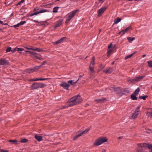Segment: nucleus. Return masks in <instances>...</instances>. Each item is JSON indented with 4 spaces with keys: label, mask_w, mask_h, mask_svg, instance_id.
Wrapping results in <instances>:
<instances>
[{
    "label": "nucleus",
    "mask_w": 152,
    "mask_h": 152,
    "mask_svg": "<svg viewBox=\"0 0 152 152\" xmlns=\"http://www.w3.org/2000/svg\"><path fill=\"white\" fill-rule=\"evenodd\" d=\"M82 101L81 97L77 95L71 98L68 102V103L70 106H72L79 104Z\"/></svg>",
    "instance_id": "f257e3e1"
},
{
    "label": "nucleus",
    "mask_w": 152,
    "mask_h": 152,
    "mask_svg": "<svg viewBox=\"0 0 152 152\" xmlns=\"http://www.w3.org/2000/svg\"><path fill=\"white\" fill-rule=\"evenodd\" d=\"M107 139L105 137L99 138L95 141L93 145L95 146H98L104 142H107Z\"/></svg>",
    "instance_id": "f03ea898"
},
{
    "label": "nucleus",
    "mask_w": 152,
    "mask_h": 152,
    "mask_svg": "<svg viewBox=\"0 0 152 152\" xmlns=\"http://www.w3.org/2000/svg\"><path fill=\"white\" fill-rule=\"evenodd\" d=\"M78 11V10H73L69 13L66 17L65 23L67 24L71 20V19L75 16L77 12Z\"/></svg>",
    "instance_id": "7ed1b4c3"
},
{
    "label": "nucleus",
    "mask_w": 152,
    "mask_h": 152,
    "mask_svg": "<svg viewBox=\"0 0 152 152\" xmlns=\"http://www.w3.org/2000/svg\"><path fill=\"white\" fill-rule=\"evenodd\" d=\"M46 86V85L45 83H35L31 86V88L34 90L39 88H43Z\"/></svg>",
    "instance_id": "20e7f679"
},
{
    "label": "nucleus",
    "mask_w": 152,
    "mask_h": 152,
    "mask_svg": "<svg viewBox=\"0 0 152 152\" xmlns=\"http://www.w3.org/2000/svg\"><path fill=\"white\" fill-rule=\"evenodd\" d=\"M140 113V107H137L135 110L134 112L133 113L132 116V118L134 119L136 118L138 115Z\"/></svg>",
    "instance_id": "39448f33"
},
{
    "label": "nucleus",
    "mask_w": 152,
    "mask_h": 152,
    "mask_svg": "<svg viewBox=\"0 0 152 152\" xmlns=\"http://www.w3.org/2000/svg\"><path fill=\"white\" fill-rule=\"evenodd\" d=\"M49 11L47 9H41L39 11H37L32 13L30 14V16L32 17L33 16L37 15L39 13H41L44 12H48Z\"/></svg>",
    "instance_id": "423d86ee"
},
{
    "label": "nucleus",
    "mask_w": 152,
    "mask_h": 152,
    "mask_svg": "<svg viewBox=\"0 0 152 152\" xmlns=\"http://www.w3.org/2000/svg\"><path fill=\"white\" fill-rule=\"evenodd\" d=\"M107 8V7L105 6L98 10H97V13H98V17L101 16L104 13Z\"/></svg>",
    "instance_id": "0eeeda50"
},
{
    "label": "nucleus",
    "mask_w": 152,
    "mask_h": 152,
    "mask_svg": "<svg viewBox=\"0 0 152 152\" xmlns=\"http://www.w3.org/2000/svg\"><path fill=\"white\" fill-rule=\"evenodd\" d=\"M61 86L64 89L68 90L70 87V85L67 84L65 82H63L60 84Z\"/></svg>",
    "instance_id": "6e6552de"
},
{
    "label": "nucleus",
    "mask_w": 152,
    "mask_h": 152,
    "mask_svg": "<svg viewBox=\"0 0 152 152\" xmlns=\"http://www.w3.org/2000/svg\"><path fill=\"white\" fill-rule=\"evenodd\" d=\"M139 147L142 148V147H147L149 149H152V144H148L145 143H142V144L139 145ZM142 148H141V149Z\"/></svg>",
    "instance_id": "1a4fd4ad"
},
{
    "label": "nucleus",
    "mask_w": 152,
    "mask_h": 152,
    "mask_svg": "<svg viewBox=\"0 0 152 152\" xmlns=\"http://www.w3.org/2000/svg\"><path fill=\"white\" fill-rule=\"evenodd\" d=\"M9 63L8 60L4 58H1L0 59V65H7Z\"/></svg>",
    "instance_id": "9d476101"
},
{
    "label": "nucleus",
    "mask_w": 152,
    "mask_h": 152,
    "mask_svg": "<svg viewBox=\"0 0 152 152\" xmlns=\"http://www.w3.org/2000/svg\"><path fill=\"white\" fill-rule=\"evenodd\" d=\"M89 130V129H86L84 131H81L78 132L77 133V134L79 137L81 136L83 134L87 133Z\"/></svg>",
    "instance_id": "9b49d317"
},
{
    "label": "nucleus",
    "mask_w": 152,
    "mask_h": 152,
    "mask_svg": "<svg viewBox=\"0 0 152 152\" xmlns=\"http://www.w3.org/2000/svg\"><path fill=\"white\" fill-rule=\"evenodd\" d=\"M144 77V76H141L137 77H136L134 78L131 79L130 80V81L132 82H137L139 81L140 80L143 78Z\"/></svg>",
    "instance_id": "f8f14e48"
},
{
    "label": "nucleus",
    "mask_w": 152,
    "mask_h": 152,
    "mask_svg": "<svg viewBox=\"0 0 152 152\" xmlns=\"http://www.w3.org/2000/svg\"><path fill=\"white\" fill-rule=\"evenodd\" d=\"M50 79L49 78H36L34 79H32L29 80V81H37L39 80H48Z\"/></svg>",
    "instance_id": "ddd939ff"
},
{
    "label": "nucleus",
    "mask_w": 152,
    "mask_h": 152,
    "mask_svg": "<svg viewBox=\"0 0 152 152\" xmlns=\"http://www.w3.org/2000/svg\"><path fill=\"white\" fill-rule=\"evenodd\" d=\"M36 71L34 68H29L25 69L24 72L26 73H31Z\"/></svg>",
    "instance_id": "4468645a"
},
{
    "label": "nucleus",
    "mask_w": 152,
    "mask_h": 152,
    "mask_svg": "<svg viewBox=\"0 0 152 152\" xmlns=\"http://www.w3.org/2000/svg\"><path fill=\"white\" fill-rule=\"evenodd\" d=\"M63 21V19H61L57 22L56 24L55 25L54 27L56 28L57 27H59L62 24Z\"/></svg>",
    "instance_id": "2eb2a0df"
},
{
    "label": "nucleus",
    "mask_w": 152,
    "mask_h": 152,
    "mask_svg": "<svg viewBox=\"0 0 152 152\" xmlns=\"http://www.w3.org/2000/svg\"><path fill=\"white\" fill-rule=\"evenodd\" d=\"M113 68L111 67H109L107 68L105 70H103V72L105 73H111L113 71Z\"/></svg>",
    "instance_id": "dca6fc26"
},
{
    "label": "nucleus",
    "mask_w": 152,
    "mask_h": 152,
    "mask_svg": "<svg viewBox=\"0 0 152 152\" xmlns=\"http://www.w3.org/2000/svg\"><path fill=\"white\" fill-rule=\"evenodd\" d=\"M114 91L116 93V94H118L119 96H121L122 95L120 94V88L119 87H117V88H114Z\"/></svg>",
    "instance_id": "f3484780"
},
{
    "label": "nucleus",
    "mask_w": 152,
    "mask_h": 152,
    "mask_svg": "<svg viewBox=\"0 0 152 152\" xmlns=\"http://www.w3.org/2000/svg\"><path fill=\"white\" fill-rule=\"evenodd\" d=\"M65 38H66L65 37H62L60 39L55 42L54 43V44L56 45H57L58 44L62 43L63 42L64 39Z\"/></svg>",
    "instance_id": "a211bd4d"
},
{
    "label": "nucleus",
    "mask_w": 152,
    "mask_h": 152,
    "mask_svg": "<svg viewBox=\"0 0 152 152\" xmlns=\"http://www.w3.org/2000/svg\"><path fill=\"white\" fill-rule=\"evenodd\" d=\"M35 138L38 141L40 142L42 140V137L41 136H38L37 135L35 136Z\"/></svg>",
    "instance_id": "6ab92c4d"
},
{
    "label": "nucleus",
    "mask_w": 152,
    "mask_h": 152,
    "mask_svg": "<svg viewBox=\"0 0 152 152\" xmlns=\"http://www.w3.org/2000/svg\"><path fill=\"white\" fill-rule=\"evenodd\" d=\"M34 56L37 59L39 60H42L43 59L41 55L38 53H35Z\"/></svg>",
    "instance_id": "aec40b11"
},
{
    "label": "nucleus",
    "mask_w": 152,
    "mask_h": 152,
    "mask_svg": "<svg viewBox=\"0 0 152 152\" xmlns=\"http://www.w3.org/2000/svg\"><path fill=\"white\" fill-rule=\"evenodd\" d=\"M95 58L94 57H93L92 58V60L91 61L89 66H93L95 64Z\"/></svg>",
    "instance_id": "412c9836"
},
{
    "label": "nucleus",
    "mask_w": 152,
    "mask_h": 152,
    "mask_svg": "<svg viewBox=\"0 0 152 152\" xmlns=\"http://www.w3.org/2000/svg\"><path fill=\"white\" fill-rule=\"evenodd\" d=\"M106 99L105 98H102L101 99H95L94 100L95 101H96L98 102H103L104 100Z\"/></svg>",
    "instance_id": "4be33fe9"
},
{
    "label": "nucleus",
    "mask_w": 152,
    "mask_h": 152,
    "mask_svg": "<svg viewBox=\"0 0 152 152\" xmlns=\"http://www.w3.org/2000/svg\"><path fill=\"white\" fill-rule=\"evenodd\" d=\"M134 37H128L127 39L128 40L129 42L130 43H132V42L135 39Z\"/></svg>",
    "instance_id": "5701e85b"
},
{
    "label": "nucleus",
    "mask_w": 152,
    "mask_h": 152,
    "mask_svg": "<svg viewBox=\"0 0 152 152\" xmlns=\"http://www.w3.org/2000/svg\"><path fill=\"white\" fill-rule=\"evenodd\" d=\"M140 89L139 87L138 88L134 91L133 94L135 95H137L138 94V93L140 91Z\"/></svg>",
    "instance_id": "b1692460"
},
{
    "label": "nucleus",
    "mask_w": 152,
    "mask_h": 152,
    "mask_svg": "<svg viewBox=\"0 0 152 152\" xmlns=\"http://www.w3.org/2000/svg\"><path fill=\"white\" fill-rule=\"evenodd\" d=\"M90 72H89L90 75H91L95 71L93 67L91 66H89Z\"/></svg>",
    "instance_id": "393cba45"
},
{
    "label": "nucleus",
    "mask_w": 152,
    "mask_h": 152,
    "mask_svg": "<svg viewBox=\"0 0 152 152\" xmlns=\"http://www.w3.org/2000/svg\"><path fill=\"white\" fill-rule=\"evenodd\" d=\"M142 144V143H141V144H139L137 145L138 146H137V151L138 152L142 151V150L143 148L144 147H142V148H142L141 149V148L140 147H139V145H140V144Z\"/></svg>",
    "instance_id": "a878e982"
},
{
    "label": "nucleus",
    "mask_w": 152,
    "mask_h": 152,
    "mask_svg": "<svg viewBox=\"0 0 152 152\" xmlns=\"http://www.w3.org/2000/svg\"><path fill=\"white\" fill-rule=\"evenodd\" d=\"M59 8V7H54L53 10V13H56L58 12V10Z\"/></svg>",
    "instance_id": "bb28decb"
},
{
    "label": "nucleus",
    "mask_w": 152,
    "mask_h": 152,
    "mask_svg": "<svg viewBox=\"0 0 152 152\" xmlns=\"http://www.w3.org/2000/svg\"><path fill=\"white\" fill-rule=\"evenodd\" d=\"M148 97V96L147 95H144V96H139V98L140 99H142L143 100H145L146 98Z\"/></svg>",
    "instance_id": "cd10ccee"
},
{
    "label": "nucleus",
    "mask_w": 152,
    "mask_h": 152,
    "mask_svg": "<svg viewBox=\"0 0 152 152\" xmlns=\"http://www.w3.org/2000/svg\"><path fill=\"white\" fill-rule=\"evenodd\" d=\"M136 95H135L132 94L131 95V98L133 100H137V98L136 96Z\"/></svg>",
    "instance_id": "c85d7f7f"
},
{
    "label": "nucleus",
    "mask_w": 152,
    "mask_h": 152,
    "mask_svg": "<svg viewBox=\"0 0 152 152\" xmlns=\"http://www.w3.org/2000/svg\"><path fill=\"white\" fill-rule=\"evenodd\" d=\"M8 142H12L13 144H17L18 141L15 140H9Z\"/></svg>",
    "instance_id": "c756f323"
},
{
    "label": "nucleus",
    "mask_w": 152,
    "mask_h": 152,
    "mask_svg": "<svg viewBox=\"0 0 152 152\" xmlns=\"http://www.w3.org/2000/svg\"><path fill=\"white\" fill-rule=\"evenodd\" d=\"M121 20V18H118L114 20L115 23V24H117L119 22H120Z\"/></svg>",
    "instance_id": "7c9ffc66"
},
{
    "label": "nucleus",
    "mask_w": 152,
    "mask_h": 152,
    "mask_svg": "<svg viewBox=\"0 0 152 152\" xmlns=\"http://www.w3.org/2000/svg\"><path fill=\"white\" fill-rule=\"evenodd\" d=\"M126 33V32H125V30H123L119 31L118 33L119 34H120L121 35H122L124 34H125Z\"/></svg>",
    "instance_id": "2f4dec72"
},
{
    "label": "nucleus",
    "mask_w": 152,
    "mask_h": 152,
    "mask_svg": "<svg viewBox=\"0 0 152 152\" xmlns=\"http://www.w3.org/2000/svg\"><path fill=\"white\" fill-rule=\"evenodd\" d=\"M32 50L34 51H37L39 52H40L42 50L41 49L39 48H32Z\"/></svg>",
    "instance_id": "473e14b6"
},
{
    "label": "nucleus",
    "mask_w": 152,
    "mask_h": 152,
    "mask_svg": "<svg viewBox=\"0 0 152 152\" xmlns=\"http://www.w3.org/2000/svg\"><path fill=\"white\" fill-rule=\"evenodd\" d=\"M146 115L149 117L152 118V112H147Z\"/></svg>",
    "instance_id": "72a5a7b5"
},
{
    "label": "nucleus",
    "mask_w": 152,
    "mask_h": 152,
    "mask_svg": "<svg viewBox=\"0 0 152 152\" xmlns=\"http://www.w3.org/2000/svg\"><path fill=\"white\" fill-rule=\"evenodd\" d=\"M28 141V140L27 139H26V138H24V139H21V141L20 142H22V143H25V142H27Z\"/></svg>",
    "instance_id": "f704fd0d"
},
{
    "label": "nucleus",
    "mask_w": 152,
    "mask_h": 152,
    "mask_svg": "<svg viewBox=\"0 0 152 152\" xmlns=\"http://www.w3.org/2000/svg\"><path fill=\"white\" fill-rule=\"evenodd\" d=\"M132 29V28L131 26H129L126 28L125 30V32H127L129 30Z\"/></svg>",
    "instance_id": "c9c22d12"
},
{
    "label": "nucleus",
    "mask_w": 152,
    "mask_h": 152,
    "mask_svg": "<svg viewBox=\"0 0 152 152\" xmlns=\"http://www.w3.org/2000/svg\"><path fill=\"white\" fill-rule=\"evenodd\" d=\"M112 51L113 49L108 48L107 53L108 54V56H109L110 54V53L112 52Z\"/></svg>",
    "instance_id": "e433bc0d"
},
{
    "label": "nucleus",
    "mask_w": 152,
    "mask_h": 152,
    "mask_svg": "<svg viewBox=\"0 0 152 152\" xmlns=\"http://www.w3.org/2000/svg\"><path fill=\"white\" fill-rule=\"evenodd\" d=\"M148 63L149 67H152V61H148Z\"/></svg>",
    "instance_id": "4c0bfd02"
},
{
    "label": "nucleus",
    "mask_w": 152,
    "mask_h": 152,
    "mask_svg": "<svg viewBox=\"0 0 152 152\" xmlns=\"http://www.w3.org/2000/svg\"><path fill=\"white\" fill-rule=\"evenodd\" d=\"M133 54H134V53H132L129 55L128 56H125V59H126L129 58H131L132 56L133 55Z\"/></svg>",
    "instance_id": "58836bf2"
},
{
    "label": "nucleus",
    "mask_w": 152,
    "mask_h": 152,
    "mask_svg": "<svg viewBox=\"0 0 152 152\" xmlns=\"http://www.w3.org/2000/svg\"><path fill=\"white\" fill-rule=\"evenodd\" d=\"M67 104H66L65 105L62 106L61 108L63 109H64L68 107L69 106H69V104L68 103V102L67 103Z\"/></svg>",
    "instance_id": "ea45409f"
},
{
    "label": "nucleus",
    "mask_w": 152,
    "mask_h": 152,
    "mask_svg": "<svg viewBox=\"0 0 152 152\" xmlns=\"http://www.w3.org/2000/svg\"><path fill=\"white\" fill-rule=\"evenodd\" d=\"M42 67V66L40 65L39 66H35L34 68V69H35V70H36V69H38Z\"/></svg>",
    "instance_id": "a19ab883"
},
{
    "label": "nucleus",
    "mask_w": 152,
    "mask_h": 152,
    "mask_svg": "<svg viewBox=\"0 0 152 152\" xmlns=\"http://www.w3.org/2000/svg\"><path fill=\"white\" fill-rule=\"evenodd\" d=\"M16 48H17L16 50H17V51H23L24 50L22 48H17L16 47Z\"/></svg>",
    "instance_id": "79ce46f5"
},
{
    "label": "nucleus",
    "mask_w": 152,
    "mask_h": 152,
    "mask_svg": "<svg viewBox=\"0 0 152 152\" xmlns=\"http://www.w3.org/2000/svg\"><path fill=\"white\" fill-rule=\"evenodd\" d=\"M73 80H68L67 81V83H70L71 85H72L73 84H74V83H73Z\"/></svg>",
    "instance_id": "37998d69"
},
{
    "label": "nucleus",
    "mask_w": 152,
    "mask_h": 152,
    "mask_svg": "<svg viewBox=\"0 0 152 152\" xmlns=\"http://www.w3.org/2000/svg\"><path fill=\"white\" fill-rule=\"evenodd\" d=\"M12 48L11 47H9L7 48L6 49V52H8L10 51H11Z\"/></svg>",
    "instance_id": "c03bdc74"
},
{
    "label": "nucleus",
    "mask_w": 152,
    "mask_h": 152,
    "mask_svg": "<svg viewBox=\"0 0 152 152\" xmlns=\"http://www.w3.org/2000/svg\"><path fill=\"white\" fill-rule=\"evenodd\" d=\"M120 94L122 95H122H124L126 93V91H120Z\"/></svg>",
    "instance_id": "a18cd8bd"
},
{
    "label": "nucleus",
    "mask_w": 152,
    "mask_h": 152,
    "mask_svg": "<svg viewBox=\"0 0 152 152\" xmlns=\"http://www.w3.org/2000/svg\"><path fill=\"white\" fill-rule=\"evenodd\" d=\"M20 25L19 23H18L17 24L13 26H12V27H14L15 28H16L17 27H18L20 26Z\"/></svg>",
    "instance_id": "49530a36"
},
{
    "label": "nucleus",
    "mask_w": 152,
    "mask_h": 152,
    "mask_svg": "<svg viewBox=\"0 0 152 152\" xmlns=\"http://www.w3.org/2000/svg\"><path fill=\"white\" fill-rule=\"evenodd\" d=\"M26 23V22L25 21H21L20 23H19L20 25H22Z\"/></svg>",
    "instance_id": "de8ad7c7"
},
{
    "label": "nucleus",
    "mask_w": 152,
    "mask_h": 152,
    "mask_svg": "<svg viewBox=\"0 0 152 152\" xmlns=\"http://www.w3.org/2000/svg\"><path fill=\"white\" fill-rule=\"evenodd\" d=\"M83 75H80V76H79V77L78 79V80H77L76 81H75V82H74V84H75V83H77L78 81V80H79L80 78V77H83Z\"/></svg>",
    "instance_id": "09e8293b"
},
{
    "label": "nucleus",
    "mask_w": 152,
    "mask_h": 152,
    "mask_svg": "<svg viewBox=\"0 0 152 152\" xmlns=\"http://www.w3.org/2000/svg\"><path fill=\"white\" fill-rule=\"evenodd\" d=\"M78 137H79L76 134V135L74 136L73 138V139L74 140H75Z\"/></svg>",
    "instance_id": "8fccbe9b"
},
{
    "label": "nucleus",
    "mask_w": 152,
    "mask_h": 152,
    "mask_svg": "<svg viewBox=\"0 0 152 152\" xmlns=\"http://www.w3.org/2000/svg\"><path fill=\"white\" fill-rule=\"evenodd\" d=\"M29 53H30L31 55L34 56V55L35 53H34V52H31V51H30V52H29Z\"/></svg>",
    "instance_id": "3c124183"
},
{
    "label": "nucleus",
    "mask_w": 152,
    "mask_h": 152,
    "mask_svg": "<svg viewBox=\"0 0 152 152\" xmlns=\"http://www.w3.org/2000/svg\"><path fill=\"white\" fill-rule=\"evenodd\" d=\"M16 49H17V48H14V49H13V50H11V52L12 53H14V52H15L16 50Z\"/></svg>",
    "instance_id": "603ef678"
},
{
    "label": "nucleus",
    "mask_w": 152,
    "mask_h": 152,
    "mask_svg": "<svg viewBox=\"0 0 152 152\" xmlns=\"http://www.w3.org/2000/svg\"><path fill=\"white\" fill-rule=\"evenodd\" d=\"M33 21L34 22L38 23H42V21L39 22L38 20H33Z\"/></svg>",
    "instance_id": "864d4df0"
},
{
    "label": "nucleus",
    "mask_w": 152,
    "mask_h": 152,
    "mask_svg": "<svg viewBox=\"0 0 152 152\" xmlns=\"http://www.w3.org/2000/svg\"><path fill=\"white\" fill-rule=\"evenodd\" d=\"M0 24H1L3 25H7V23H4L2 21L0 20Z\"/></svg>",
    "instance_id": "5fc2aeb1"
},
{
    "label": "nucleus",
    "mask_w": 152,
    "mask_h": 152,
    "mask_svg": "<svg viewBox=\"0 0 152 152\" xmlns=\"http://www.w3.org/2000/svg\"><path fill=\"white\" fill-rule=\"evenodd\" d=\"M46 61H44L42 62V64L41 65L42 66L43 65H45V64L46 63Z\"/></svg>",
    "instance_id": "6e6d98bb"
},
{
    "label": "nucleus",
    "mask_w": 152,
    "mask_h": 152,
    "mask_svg": "<svg viewBox=\"0 0 152 152\" xmlns=\"http://www.w3.org/2000/svg\"><path fill=\"white\" fill-rule=\"evenodd\" d=\"M112 44H110L108 46V48H110L111 49V48L112 47Z\"/></svg>",
    "instance_id": "4d7b16f0"
},
{
    "label": "nucleus",
    "mask_w": 152,
    "mask_h": 152,
    "mask_svg": "<svg viewBox=\"0 0 152 152\" xmlns=\"http://www.w3.org/2000/svg\"><path fill=\"white\" fill-rule=\"evenodd\" d=\"M25 48L27 49L30 50H32V48H28L27 47H26Z\"/></svg>",
    "instance_id": "13d9d810"
},
{
    "label": "nucleus",
    "mask_w": 152,
    "mask_h": 152,
    "mask_svg": "<svg viewBox=\"0 0 152 152\" xmlns=\"http://www.w3.org/2000/svg\"><path fill=\"white\" fill-rule=\"evenodd\" d=\"M106 151V150L105 149H102V152H105Z\"/></svg>",
    "instance_id": "bf43d9fd"
},
{
    "label": "nucleus",
    "mask_w": 152,
    "mask_h": 152,
    "mask_svg": "<svg viewBox=\"0 0 152 152\" xmlns=\"http://www.w3.org/2000/svg\"><path fill=\"white\" fill-rule=\"evenodd\" d=\"M22 4V3L21 2V1H20L18 3V4L20 5Z\"/></svg>",
    "instance_id": "052dcab7"
},
{
    "label": "nucleus",
    "mask_w": 152,
    "mask_h": 152,
    "mask_svg": "<svg viewBox=\"0 0 152 152\" xmlns=\"http://www.w3.org/2000/svg\"><path fill=\"white\" fill-rule=\"evenodd\" d=\"M25 1V0H22L21 1V2L23 3V2H24V1Z\"/></svg>",
    "instance_id": "680f3d73"
},
{
    "label": "nucleus",
    "mask_w": 152,
    "mask_h": 152,
    "mask_svg": "<svg viewBox=\"0 0 152 152\" xmlns=\"http://www.w3.org/2000/svg\"><path fill=\"white\" fill-rule=\"evenodd\" d=\"M3 151V152H8V151L7 150H4V151Z\"/></svg>",
    "instance_id": "e2e57ef3"
},
{
    "label": "nucleus",
    "mask_w": 152,
    "mask_h": 152,
    "mask_svg": "<svg viewBox=\"0 0 152 152\" xmlns=\"http://www.w3.org/2000/svg\"><path fill=\"white\" fill-rule=\"evenodd\" d=\"M37 10V9L36 8H34V11H35Z\"/></svg>",
    "instance_id": "0e129e2a"
},
{
    "label": "nucleus",
    "mask_w": 152,
    "mask_h": 152,
    "mask_svg": "<svg viewBox=\"0 0 152 152\" xmlns=\"http://www.w3.org/2000/svg\"><path fill=\"white\" fill-rule=\"evenodd\" d=\"M4 151V149H0V152H3V151Z\"/></svg>",
    "instance_id": "69168bd1"
},
{
    "label": "nucleus",
    "mask_w": 152,
    "mask_h": 152,
    "mask_svg": "<svg viewBox=\"0 0 152 152\" xmlns=\"http://www.w3.org/2000/svg\"><path fill=\"white\" fill-rule=\"evenodd\" d=\"M146 55L145 54H144L142 55V57L144 58L145 57Z\"/></svg>",
    "instance_id": "338daca9"
},
{
    "label": "nucleus",
    "mask_w": 152,
    "mask_h": 152,
    "mask_svg": "<svg viewBox=\"0 0 152 152\" xmlns=\"http://www.w3.org/2000/svg\"><path fill=\"white\" fill-rule=\"evenodd\" d=\"M149 152H152V149H151L150 151H149Z\"/></svg>",
    "instance_id": "774afa93"
}]
</instances>
